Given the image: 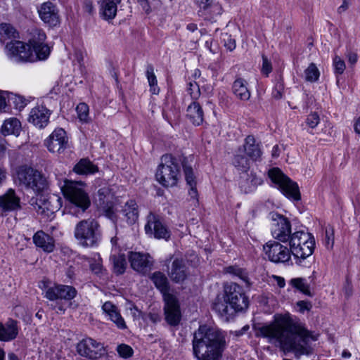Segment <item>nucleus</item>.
<instances>
[{"label": "nucleus", "instance_id": "f257e3e1", "mask_svg": "<svg viewBox=\"0 0 360 360\" xmlns=\"http://www.w3.org/2000/svg\"><path fill=\"white\" fill-rule=\"evenodd\" d=\"M256 335L267 339L268 342L283 352L299 354H308L309 344L318 338L289 314H276L273 321L257 328Z\"/></svg>", "mask_w": 360, "mask_h": 360}, {"label": "nucleus", "instance_id": "f03ea898", "mask_svg": "<svg viewBox=\"0 0 360 360\" xmlns=\"http://www.w3.org/2000/svg\"><path fill=\"white\" fill-rule=\"evenodd\" d=\"M192 344L193 354L198 360H221L226 346V333L202 325L195 331Z\"/></svg>", "mask_w": 360, "mask_h": 360}, {"label": "nucleus", "instance_id": "7ed1b4c3", "mask_svg": "<svg viewBox=\"0 0 360 360\" xmlns=\"http://www.w3.org/2000/svg\"><path fill=\"white\" fill-rule=\"evenodd\" d=\"M46 37L40 30H34L29 44L11 41L6 44L8 56L15 62L34 63L46 60L50 54V47L44 43Z\"/></svg>", "mask_w": 360, "mask_h": 360}, {"label": "nucleus", "instance_id": "20e7f679", "mask_svg": "<svg viewBox=\"0 0 360 360\" xmlns=\"http://www.w3.org/2000/svg\"><path fill=\"white\" fill-rule=\"evenodd\" d=\"M58 185L64 197L70 202V213L80 217L91 205L89 196L84 191L85 184L65 179Z\"/></svg>", "mask_w": 360, "mask_h": 360}, {"label": "nucleus", "instance_id": "39448f33", "mask_svg": "<svg viewBox=\"0 0 360 360\" xmlns=\"http://www.w3.org/2000/svg\"><path fill=\"white\" fill-rule=\"evenodd\" d=\"M15 181L19 186L31 189L35 193H39L49 186L47 177L28 165H22L17 169Z\"/></svg>", "mask_w": 360, "mask_h": 360}, {"label": "nucleus", "instance_id": "423d86ee", "mask_svg": "<svg viewBox=\"0 0 360 360\" xmlns=\"http://www.w3.org/2000/svg\"><path fill=\"white\" fill-rule=\"evenodd\" d=\"M155 177L164 187L176 186L181 178L180 166L176 158L169 154L162 155Z\"/></svg>", "mask_w": 360, "mask_h": 360}, {"label": "nucleus", "instance_id": "0eeeda50", "mask_svg": "<svg viewBox=\"0 0 360 360\" xmlns=\"http://www.w3.org/2000/svg\"><path fill=\"white\" fill-rule=\"evenodd\" d=\"M74 235L80 245L94 247L101 238L100 225L94 219H83L76 224Z\"/></svg>", "mask_w": 360, "mask_h": 360}, {"label": "nucleus", "instance_id": "6e6552de", "mask_svg": "<svg viewBox=\"0 0 360 360\" xmlns=\"http://www.w3.org/2000/svg\"><path fill=\"white\" fill-rule=\"evenodd\" d=\"M289 244L292 255L301 261L312 255L315 240L311 233L299 231L292 233Z\"/></svg>", "mask_w": 360, "mask_h": 360}, {"label": "nucleus", "instance_id": "1a4fd4ad", "mask_svg": "<svg viewBox=\"0 0 360 360\" xmlns=\"http://www.w3.org/2000/svg\"><path fill=\"white\" fill-rule=\"evenodd\" d=\"M268 174L271 181L287 198L293 200H300V193L297 184L284 174L279 168H272Z\"/></svg>", "mask_w": 360, "mask_h": 360}, {"label": "nucleus", "instance_id": "9d476101", "mask_svg": "<svg viewBox=\"0 0 360 360\" xmlns=\"http://www.w3.org/2000/svg\"><path fill=\"white\" fill-rule=\"evenodd\" d=\"M62 207V199L56 195H40L36 199L34 207L39 215L46 221L55 218V214Z\"/></svg>", "mask_w": 360, "mask_h": 360}, {"label": "nucleus", "instance_id": "9b49d317", "mask_svg": "<svg viewBox=\"0 0 360 360\" xmlns=\"http://www.w3.org/2000/svg\"><path fill=\"white\" fill-rule=\"evenodd\" d=\"M238 311L248 308L249 302L243 288L236 283H227L224 288V295Z\"/></svg>", "mask_w": 360, "mask_h": 360}, {"label": "nucleus", "instance_id": "f8f14e48", "mask_svg": "<svg viewBox=\"0 0 360 360\" xmlns=\"http://www.w3.org/2000/svg\"><path fill=\"white\" fill-rule=\"evenodd\" d=\"M271 235L280 242L285 243L290 240L292 235L291 233V224L289 220L278 213H271Z\"/></svg>", "mask_w": 360, "mask_h": 360}, {"label": "nucleus", "instance_id": "ddd939ff", "mask_svg": "<svg viewBox=\"0 0 360 360\" xmlns=\"http://www.w3.org/2000/svg\"><path fill=\"white\" fill-rule=\"evenodd\" d=\"M146 219L147 223L145 225L146 234L157 239L166 240L170 238L171 232L159 215L150 212Z\"/></svg>", "mask_w": 360, "mask_h": 360}, {"label": "nucleus", "instance_id": "4468645a", "mask_svg": "<svg viewBox=\"0 0 360 360\" xmlns=\"http://www.w3.org/2000/svg\"><path fill=\"white\" fill-rule=\"evenodd\" d=\"M265 255L269 259L274 263H284L290 259L292 252L290 248L281 244L279 242L270 240L263 247Z\"/></svg>", "mask_w": 360, "mask_h": 360}, {"label": "nucleus", "instance_id": "2eb2a0df", "mask_svg": "<svg viewBox=\"0 0 360 360\" xmlns=\"http://www.w3.org/2000/svg\"><path fill=\"white\" fill-rule=\"evenodd\" d=\"M77 351L82 356L91 360L97 359L106 353L102 343L90 338L81 340L77 345Z\"/></svg>", "mask_w": 360, "mask_h": 360}, {"label": "nucleus", "instance_id": "dca6fc26", "mask_svg": "<svg viewBox=\"0 0 360 360\" xmlns=\"http://www.w3.org/2000/svg\"><path fill=\"white\" fill-rule=\"evenodd\" d=\"M196 4L204 19L211 22H217L224 12L218 0H196Z\"/></svg>", "mask_w": 360, "mask_h": 360}, {"label": "nucleus", "instance_id": "f3484780", "mask_svg": "<svg viewBox=\"0 0 360 360\" xmlns=\"http://www.w3.org/2000/svg\"><path fill=\"white\" fill-rule=\"evenodd\" d=\"M44 297L51 300H71L76 297V289L70 285L54 284L52 286H44Z\"/></svg>", "mask_w": 360, "mask_h": 360}, {"label": "nucleus", "instance_id": "a211bd4d", "mask_svg": "<svg viewBox=\"0 0 360 360\" xmlns=\"http://www.w3.org/2000/svg\"><path fill=\"white\" fill-rule=\"evenodd\" d=\"M164 311L167 323L172 326L179 324L181 314L177 298L174 295H167L164 299Z\"/></svg>", "mask_w": 360, "mask_h": 360}, {"label": "nucleus", "instance_id": "6ab92c4d", "mask_svg": "<svg viewBox=\"0 0 360 360\" xmlns=\"http://www.w3.org/2000/svg\"><path fill=\"white\" fill-rule=\"evenodd\" d=\"M115 200L114 193L110 187L105 186L98 191L96 202L98 207L109 218H112L115 214Z\"/></svg>", "mask_w": 360, "mask_h": 360}, {"label": "nucleus", "instance_id": "aec40b11", "mask_svg": "<svg viewBox=\"0 0 360 360\" xmlns=\"http://www.w3.org/2000/svg\"><path fill=\"white\" fill-rule=\"evenodd\" d=\"M44 143L51 153L63 152L68 147L66 131L62 128L56 129L45 140Z\"/></svg>", "mask_w": 360, "mask_h": 360}, {"label": "nucleus", "instance_id": "412c9836", "mask_svg": "<svg viewBox=\"0 0 360 360\" xmlns=\"http://www.w3.org/2000/svg\"><path fill=\"white\" fill-rule=\"evenodd\" d=\"M41 20L51 27H56L60 24V15L56 5L47 1L41 4L38 8Z\"/></svg>", "mask_w": 360, "mask_h": 360}, {"label": "nucleus", "instance_id": "4be33fe9", "mask_svg": "<svg viewBox=\"0 0 360 360\" xmlns=\"http://www.w3.org/2000/svg\"><path fill=\"white\" fill-rule=\"evenodd\" d=\"M128 258L131 268L139 273H146L153 266V261L148 254L130 252Z\"/></svg>", "mask_w": 360, "mask_h": 360}, {"label": "nucleus", "instance_id": "5701e85b", "mask_svg": "<svg viewBox=\"0 0 360 360\" xmlns=\"http://www.w3.org/2000/svg\"><path fill=\"white\" fill-rule=\"evenodd\" d=\"M50 115L51 111L45 106L37 105L31 110L28 121L35 127L42 129L47 126Z\"/></svg>", "mask_w": 360, "mask_h": 360}, {"label": "nucleus", "instance_id": "b1692460", "mask_svg": "<svg viewBox=\"0 0 360 360\" xmlns=\"http://www.w3.org/2000/svg\"><path fill=\"white\" fill-rule=\"evenodd\" d=\"M212 309L225 321H229L238 311L231 304H229L228 300L224 295L216 297Z\"/></svg>", "mask_w": 360, "mask_h": 360}, {"label": "nucleus", "instance_id": "393cba45", "mask_svg": "<svg viewBox=\"0 0 360 360\" xmlns=\"http://www.w3.org/2000/svg\"><path fill=\"white\" fill-rule=\"evenodd\" d=\"M32 239L36 247L45 252H52L55 249L54 238L41 230L37 231L34 234Z\"/></svg>", "mask_w": 360, "mask_h": 360}, {"label": "nucleus", "instance_id": "a878e982", "mask_svg": "<svg viewBox=\"0 0 360 360\" xmlns=\"http://www.w3.org/2000/svg\"><path fill=\"white\" fill-rule=\"evenodd\" d=\"M262 184V178L252 172L250 174L243 173L240 177L239 186L241 191L245 193L252 192Z\"/></svg>", "mask_w": 360, "mask_h": 360}, {"label": "nucleus", "instance_id": "bb28decb", "mask_svg": "<svg viewBox=\"0 0 360 360\" xmlns=\"http://www.w3.org/2000/svg\"><path fill=\"white\" fill-rule=\"evenodd\" d=\"M0 207L4 211H13L20 208V199L13 189L10 188L0 196Z\"/></svg>", "mask_w": 360, "mask_h": 360}, {"label": "nucleus", "instance_id": "cd10ccee", "mask_svg": "<svg viewBox=\"0 0 360 360\" xmlns=\"http://www.w3.org/2000/svg\"><path fill=\"white\" fill-rule=\"evenodd\" d=\"M122 0H98L100 4V13L105 20H112L117 12V4Z\"/></svg>", "mask_w": 360, "mask_h": 360}, {"label": "nucleus", "instance_id": "c85d7f7f", "mask_svg": "<svg viewBox=\"0 0 360 360\" xmlns=\"http://www.w3.org/2000/svg\"><path fill=\"white\" fill-rule=\"evenodd\" d=\"M18 334L17 321L8 320L5 324L0 322V341L9 342L14 340Z\"/></svg>", "mask_w": 360, "mask_h": 360}, {"label": "nucleus", "instance_id": "c756f323", "mask_svg": "<svg viewBox=\"0 0 360 360\" xmlns=\"http://www.w3.org/2000/svg\"><path fill=\"white\" fill-rule=\"evenodd\" d=\"M186 267L181 259H176L172 262L169 276L171 279L180 283L184 281L187 277Z\"/></svg>", "mask_w": 360, "mask_h": 360}, {"label": "nucleus", "instance_id": "7c9ffc66", "mask_svg": "<svg viewBox=\"0 0 360 360\" xmlns=\"http://www.w3.org/2000/svg\"><path fill=\"white\" fill-rule=\"evenodd\" d=\"M187 117L194 125H200L204 120L203 110L200 104L193 101L187 108Z\"/></svg>", "mask_w": 360, "mask_h": 360}, {"label": "nucleus", "instance_id": "2f4dec72", "mask_svg": "<svg viewBox=\"0 0 360 360\" xmlns=\"http://www.w3.org/2000/svg\"><path fill=\"white\" fill-rule=\"evenodd\" d=\"M247 85L248 82L240 77L237 78L233 83V93L241 101H248L250 98V92L248 90Z\"/></svg>", "mask_w": 360, "mask_h": 360}, {"label": "nucleus", "instance_id": "473e14b6", "mask_svg": "<svg viewBox=\"0 0 360 360\" xmlns=\"http://www.w3.org/2000/svg\"><path fill=\"white\" fill-rule=\"evenodd\" d=\"M150 279L152 280L155 287L162 294L163 299L165 298L166 295H172L169 293L168 279L163 273L160 271H156L151 275Z\"/></svg>", "mask_w": 360, "mask_h": 360}, {"label": "nucleus", "instance_id": "72a5a7b5", "mask_svg": "<svg viewBox=\"0 0 360 360\" xmlns=\"http://www.w3.org/2000/svg\"><path fill=\"white\" fill-rule=\"evenodd\" d=\"M244 150L247 155L253 160H257L262 155L259 145L256 143L253 136H248L245 139Z\"/></svg>", "mask_w": 360, "mask_h": 360}, {"label": "nucleus", "instance_id": "f704fd0d", "mask_svg": "<svg viewBox=\"0 0 360 360\" xmlns=\"http://www.w3.org/2000/svg\"><path fill=\"white\" fill-rule=\"evenodd\" d=\"M75 172L79 174H93L98 172V167L87 159H82L73 168Z\"/></svg>", "mask_w": 360, "mask_h": 360}, {"label": "nucleus", "instance_id": "c9c22d12", "mask_svg": "<svg viewBox=\"0 0 360 360\" xmlns=\"http://www.w3.org/2000/svg\"><path fill=\"white\" fill-rule=\"evenodd\" d=\"M20 129L21 124L20 121L16 118H10L4 122L1 127V133L4 136L10 134L18 136Z\"/></svg>", "mask_w": 360, "mask_h": 360}, {"label": "nucleus", "instance_id": "e433bc0d", "mask_svg": "<svg viewBox=\"0 0 360 360\" xmlns=\"http://www.w3.org/2000/svg\"><path fill=\"white\" fill-rule=\"evenodd\" d=\"M124 216L127 217L129 224H134L138 219L139 212L137 205L135 200H129L125 203L122 210Z\"/></svg>", "mask_w": 360, "mask_h": 360}, {"label": "nucleus", "instance_id": "4c0bfd02", "mask_svg": "<svg viewBox=\"0 0 360 360\" xmlns=\"http://www.w3.org/2000/svg\"><path fill=\"white\" fill-rule=\"evenodd\" d=\"M112 262V270L116 275H122L127 269V261L124 255H112L110 256Z\"/></svg>", "mask_w": 360, "mask_h": 360}, {"label": "nucleus", "instance_id": "58836bf2", "mask_svg": "<svg viewBox=\"0 0 360 360\" xmlns=\"http://www.w3.org/2000/svg\"><path fill=\"white\" fill-rule=\"evenodd\" d=\"M146 77L150 86V91L153 94H158L160 89L158 86V81L154 74V69L152 65H148L146 69Z\"/></svg>", "mask_w": 360, "mask_h": 360}, {"label": "nucleus", "instance_id": "ea45409f", "mask_svg": "<svg viewBox=\"0 0 360 360\" xmlns=\"http://www.w3.org/2000/svg\"><path fill=\"white\" fill-rule=\"evenodd\" d=\"M289 283L292 287L300 290L304 295H308V296H311L310 290H309V286L307 283L306 280L304 278H292L289 281Z\"/></svg>", "mask_w": 360, "mask_h": 360}, {"label": "nucleus", "instance_id": "a19ab883", "mask_svg": "<svg viewBox=\"0 0 360 360\" xmlns=\"http://www.w3.org/2000/svg\"><path fill=\"white\" fill-rule=\"evenodd\" d=\"M304 79L308 82H316L320 76V72L314 63L309 64L304 72Z\"/></svg>", "mask_w": 360, "mask_h": 360}, {"label": "nucleus", "instance_id": "79ce46f5", "mask_svg": "<svg viewBox=\"0 0 360 360\" xmlns=\"http://www.w3.org/2000/svg\"><path fill=\"white\" fill-rule=\"evenodd\" d=\"M0 34L6 39H16L18 37V32L10 24L2 23L0 25Z\"/></svg>", "mask_w": 360, "mask_h": 360}, {"label": "nucleus", "instance_id": "37998d69", "mask_svg": "<svg viewBox=\"0 0 360 360\" xmlns=\"http://www.w3.org/2000/svg\"><path fill=\"white\" fill-rule=\"evenodd\" d=\"M233 164L238 170L241 171L243 173H247L246 172L250 167L248 158L244 155L239 154L234 156Z\"/></svg>", "mask_w": 360, "mask_h": 360}, {"label": "nucleus", "instance_id": "c03bdc74", "mask_svg": "<svg viewBox=\"0 0 360 360\" xmlns=\"http://www.w3.org/2000/svg\"><path fill=\"white\" fill-rule=\"evenodd\" d=\"M224 271L226 274H232L233 276L239 277L245 283H248V277L246 272L236 266H229L224 269Z\"/></svg>", "mask_w": 360, "mask_h": 360}, {"label": "nucleus", "instance_id": "a18cd8bd", "mask_svg": "<svg viewBox=\"0 0 360 360\" xmlns=\"http://www.w3.org/2000/svg\"><path fill=\"white\" fill-rule=\"evenodd\" d=\"M78 118L82 122L89 121V106L84 103H80L76 108Z\"/></svg>", "mask_w": 360, "mask_h": 360}, {"label": "nucleus", "instance_id": "49530a36", "mask_svg": "<svg viewBox=\"0 0 360 360\" xmlns=\"http://www.w3.org/2000/svg\"><path fill=\"white\" fill-rule=\"evenodd\" d=\"M184 172L185 174L186 181L189 186H195L196 182L193 174V169L191 166H188L184 162L182 163Z\"/></svg>", "mask_w": 360, "mask_h": 360}, {"label": "nucleus", "instance_id": "de8ad7c7", "mask_svg": "<svg viewBox=\"0 0 360 360\" xmlns=\"http://www.w3.org/2000/svg\"><path fill=\"white\" fill-rule=\"evenodd\" d=\"M333 65L334 67V72L336 75H342L346 68L345 61L338 56H335L333 58Z\"/></svg>", "mask_w": 360, "mask_h": 360}, {"label": "nucleus", "instance_id": "09e8293b", "mask_svg": "<svg viewBox=\"0 0 360 360\" xmlns=\"http://www.w3.org/2000/svg\"><path fill=\"white\" fill-rule=\"evenodd\" d=\"M334 244V229L328 225L326 229L325 245L328 249H332Z\"/></svg>", "mask_w": 360, "mask_h": 360}, {"label": "nucleus", "instance_id": "8fccbe9b", "mask_svg": "<svg viewBox=\"0 0 360 360\" xmlns=\"http://www.w3.org/2000/svg\"><path fill=\"white\" fill-rule=\"evenodd\" d=\"M187 91L194 101H195V100H197L200 96L199 85L195 82H190L188 83Z\"/></svg>", "mask_w": 360, "mask_h": 360}, {"label": "nucleus", "instance_id": "3c124183", "mask_svg": "<svg viewBox=\"0 0 360 360\" xmlns=\"http://www.w3.org/2000/svg\"><path fill=\"white\" fill-rule=\"evenodd\" d=\"M110 319L113 323H115V325L117 326V327L118 328L125 329L127 328L125 321H124V319L122 317L119 311H117L116 313H114V314L110 317Z\"/></svg>", "mask_w": 360, "mask_h": 360}, {"label": "nucleus", "instance_id": "603ef678", "mask_svg": "<svg viewBox=\"0 0 360 360\" xmlns=\"http://www.w3.org/2000/svg\"><path fill=\"white\" fill-rule=\"evenodd\" d=\"M305 122L309 127L311 129L315 128L320 122V117L319 114L317 112L310 113L307 116Z\"/></svg>", "mask_w": 360, "mask_h": 360}, {"label": "nucleus", "instance_id": "864d4df0", "mask_svg": "<svg viewBox=\"0 0 360 360\" xmlns=\"http://www.w3.org/2000/svg\"><path fill=\"white\" fill-rule=\"evenodd\" d=\"M117 350L120 356L124 358H129L133 354L132 348L124 344L119 345Z\"/></svg>", "mask_w": 360, "mask_h": 360}, {"label": "nucleus", "instance_id": "5fc2aeb1", "mask_svg": "<svg viewBox=\"0 0 360 360\" xmlns=\"http://www.w3.org/2000/svg\"><path fill=\"white\" fill-rule=\"evenodd\" d=\"M11 99L15 108L20 110L24 108L27 105V100L22 96L12 94Z\"/></svg>", "mask_w": 360, "mask_h": 360}, {"label": "nucleus", "instance_id": "6e6d98bb", "mask_svg": "<svg viewBox=\"0 0 360 360\" xmlns=\"http://www.w3.org/2000/svg\"><path fill=\"white\" fill-rule=\"evenodd\" d=\"M102 309L103 311L109 317H110L112 315L114 314V313H116L118 311L117 307L115 305H114L111 302H105L103 304Z\"/></svg>", "mask_w": 360, "mask_h": 360}, {"label": "nucleus", "instance_id": "4d7b16f0", "mask_svg": "<svg viewBox=\"0 0 360 360\" xmlns=\"http://www.w3.org/2000/svg\"><path fill=\"white\" fill-rule=\"evenodd\" d=\"M90 269L91 270L96 274H101L103 273V265L101 264V259L94 260L90 263Z\"/></svg>", "mask_w": 360, "mask_h": 360}, {"label": "nucleus", "instance_id": "13d9d810", "mask_svg": "<svg viewBox=\"0 0 360 360\" xmlns=\"http://www.w3.org/2000/svg\"><path fill=\"white\" fill-rule=\"evenodd\" d=\"M262 71L264 74L268 75L271 72L272 68L271 63L268 60L267 58L264 56H262Z\"/></svg>", "mask_w": 360, "mask_h": 360}, {"label": "nucleus", "instance_id": "bf43d9fd", "mask_svg": "<svg viewBox=\"0 0 360 360\" xmlns=\"http://www.w3.org/2000/svg\"><path fill=\"white\" fill-rule=\"evenodd\" d=\"M297 305L299 307V311L302 313H304V311H309L311 308V304L308 301H299Z\"/></svg>", "mask_w": 360, "mask_h": 360}, {"label": "nucleus", "instance_id": "052dcab7", "mask_svg": "<svg viewBox=\"0 0 360 360\" xmlns=\"http://www.w3.org/2000/svg\"><path fill=\"white\" fill-rule=\"evenodd\" d=\"M348 63L352 65H354L356 63L358 60V56L356 53L349 51L346 55Z\"/></svg>", "mask_w": 360, "mask_h": 360}, {"label": "nucleus", "instance_id": "680f3d73", "mask_svg": "<svg viewBox=\"0 0 360 360\" xmlns=\"http://www.w3.org/2000/svg\"><path fill=\"white\" fill-rule=\"evenodd\" d=\"M227 39H224L225 41V46L227 47V49L229 51H232L236 48V41L234 39H231L230 36L226 35Z\"/></svg>", "mask_w": 360, "mask_h": 360}, {"label": "nucleus", "instance_id": "e2e57ef3", "mask_svg": "<svg viewBox=\"0 0 360 360\" xmlns=\"http://www.w3.org/2000/svg\"><path fill=\"white\" fill-rule=\"evenodd\" d=\"M281 90H282V85L281 84H277L272 92L273 97L276 99L281 98L282 97Z\"/></svg>", "mask_w": 360, "mask_h": 360}, {"label": "nucleus", "instance_id": "0e129e2a", "mask_svg": "<svg viewBox=\"0 0 360 360\" xmlns=\"http://www.w3.org/2000/svg\"><path fill=\"white\" fill-rule=\"evenodd\" d=\"M8 93L6 91H0V109L4 108L6 107V95H8Z\"/></svg>", "mask_w": 360, "mask_h": 360}, {"label": "nucleus", "instance_id": "69168bd1", "mask_svg": "<svg viewBox=\"0 0 360 360\" xmlns=\"http://www.w3.org/2000/svg\"><path fill=\"white\" fill-rule=\"evenodd\" d=\"M137 1L141 5L143 10H144L146 13L150 11V6L148 4V0H137Z\"/></svg>", "mask_w": 360, "mask_h": 360}, {"label": "nucleus", "instance_id": "338daca9", "mask_svg": "<svg viewBox=\"0 0 360 360\" xmlns=\"http://www.w3.org/2000/svg\"><path fill=\"white\" fill-rule=\"evenodd\" d=\"M349 8V3L347 1V0H343L342 4L338 7V13L341 14L346 11L347 8Z\"/></svg>", "mask_w": 360, "mask_h": 360}, {"label": "nucleus", "instance_id": "774afa93", "mask_svg": "<svg viewBox=\"0 0 360 360\" xmlns=\"http://www.w3.org/2000/svg\"><path fill=\"white\" fill-rule=\"evenodd\" d=\"M273 278L276 281L277 285L280 288H283L285 285V279L283 277L278 276H274Z\"/></svg>", "mask_w": 360, "mask_h": 360}]
</instances>
